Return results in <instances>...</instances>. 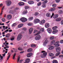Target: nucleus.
I'll use <instances>...</instances> for the list:
<instances>
[{"label": "nucleus", "mask_w": 63, "mask_h": 63, "mask_svg": "<svg viewBox=\"0 0 63 63\" xmlns=\"http://www.w3.org/2000/svg\"><path fill=\"white\" fill-rule=\"evenodd\" d=\"M12 15H8L7 16V19L8 20H10L12 18Z\"/></svg>", "instance_id": "nucleus-7"}, {"label": "nucleus", "mask_w": 63, "mask_h": 63, "mask_svg": "<svg viewBox=\"0 0 63 63\" xmlns=\"http://www.w3.org/2000/svg\"><path fill=\"white\" fill-rule=\"evenodd\" d=\"M54 45H55V47H59V46H60V45H59V44H54Z\"/></svg>", "instance_id": "nucleus-37"}, {"label": "nucleus", "mask_w": 63, "mask_h": 63, "mask_svg": "<svg viewBox=\"0 0 63 63\" xmlns=\"http://www.w3.org/2000/svg\"><path fill=\"white\" fill-rule=\"evenodd\" d=\"M60 0H55V1L56 3H59L60 2Z\"/></svg>", "instance_id": "nucleus-51"}, {"label": "nucleus", "mask_w": 63, "mask_h": 63, "mask_svg": "<svg viewBox=\"0 0 63 63\" xmlns=\"http://www.w3.org/2000/svg\"><path fill=\"white\" fill-rule=\"evenodd\" d=\"M20 20L22 22H24L27 21V19L26 18L24 17H22L20 19Z\"/></svg>", "instance_id": "nucleus-1"}, {"label": "nucleus", "mask_w": 63, "mask_h": 63, "mask_svg": "<svg viewBox=\"0 0 63 63\" xmlns=\"http://www.w3.org/2000/svg\"><path fill=\"white\" fill-rule=\"evenodd\" d=\"M47 2H48V1H47V0H46L44 1L42 3L45 4V3H47Z\"/></svg>", "instance_id": "nucleus-44"}, {"label": "nucleus", "mask_w": 63, "mask_h": 63, "mask_svg": "<svg viewBox=\"0 0 63 63\" xmlns=\"http://www.w3.org/2000/svg\"><path fill=\"white\" fill-rule=\"evenodd\" d=\"M25 10H27V9H29L30 8V7L28 6H25Z\"/></svg>", "instance_id": "nucleus-24"}, {"label": "nucleus", "mask_w": 63, "mask_h": 63, "mask_svg": "<svg viewBox=\"0 0 63 63\" xmlns=\"http://www.w3.org/2000/svg\"><path fill=\"white\" fill-rule=\"evenodd\" d=\"M23 29L24 30H26V29L25 28H23Z\"/></svg>", "instance_id": "nucleus-64"}, {"label": "nucleus", "mask_w": 63, "mask_h": 63, "mask_svg": "<svg viewBox=\"0 0 63 63\" xmlns=\"http://www.w3.org/2000/svg\"><path fill=\"white\" fill-rule=\"evenodd\" d=\"M56 52H59L61 51V48L60 47H58L56 48Z\"/></svg>", "instance_id": "nucleus-8"}, {"label": "nucleus", "mask_w": 63, "mask_h": 63, "mask_svg": "<svg viewBox=\"0 0 63 63\" xmlns=\"http://www.w3.org/2000/svg\"><path fill=\"white\" fill-rule=\"evenodd\" d=\"M14 51L15 52H17V49H16L14 50Z\"/></svg>", "instance_id": "nucleus-62"}, {"label": "nucleus", "mask_w": 63, "mask_h": 63, "mask_svg": "<svg viewBox=\"0 0 63 63\" xmlns=\"http://www.w3.org/2000/svg\"><path fill=\"white\" fill-rule=\"evenodd\" d=\"M37 31H38L37 30H35L33 32V33H36V32H37Z\"/></svg>", "instance_id": "nucleus-60"}, {"label": "nucleus", "mask_w": 63, "mask_h": 63, "mask_svg": "<svg viewBox=\"0 0 63 63\" xmlns=\"http://www.w3.org/2000/svg\"><path fill=\"white\" fill-rule=\"evenodd\" d=\"M44 56H47V52H45L43 54Z\"/></svg>", "instance_id": "nucleus-48"}, {"label": "nucleus", "mask_w": 63, "mask_h": 63, "mask_svg": "<svg viewBox=\"0 0 63 63\" xmlns=\"http://www.w3.org/2000/svg\"><path fill=\"white\" fill-rule=\"evenodd\" d=\"M60 52H58V53H57L56 55V56H58L59 55H60Z\"/></svg>", "instance_id": "nucleus-49"}, {"label": "nucleus", "mask_w": 63, "mask_h": 63, "mask_svg": "<svg viewBox=\"0 0 63 63\" xmlns=\"http://www.w3.org/2000/svg\"><path fill=\"white\" fill-rule=\"evenodd\" d=\"M55 8H52L51 9H50L49 11H54V10H55Z\"/></svg>", "instance_id": "nucleus-27"}, {"label": "nucleus", "mask_w": 63, "mask_h": 63, "mask_svg": "<svg viewBox=\"0 0 63 63\" xmlns=\"http://www.w3.org/2000/svg\"><path fill=\"white\" fill-rule=\"evenodd\" d=\"M55 41L54 40H53L51 41V44H55Z\"/></svg>", "instance_id": "nucleus-38"}, {"label": "nucleus", "mask_w": 63, "mask_h": 63, "mask_svg": "<svg viewBox=\"0 0 63 63\" xmlns=\"http://www.w3.org/2000/svg\"><path fill=\"white\" fill-rule=\"evenodd\" d=\"M40 30L42 32H43L44 31V29L43 28H41V29Z\"/></svg>", "instance_id": "nucleus-53"}, {"label": "nucleus", "mask_w": 63, "mask_h": 63, "mask_svg": "<svg viewBox=\"0 0 63 63\" xmlns=\"http://www.w3.org/2000/svg\"><path fill=\"white\" fill-rule=\"evenodd\" d=\"M22 37V35L21 34H19L17 37V40L18 41H19L21 40Z\"/></svg>", "instance_id": "nucleus-2"}, {"label": "nucleus", "mask_w": 63, "mask_h": 63, "mask_svg": "<svg viewBox=\"0 0 63 63\" xmlns=\"http://www.w3.org/2000/svg\"><path fill=\"white\" fill-rule=\"evenodd\" d=\"M20 60V56H19L18 57L17 62H18Z\"/></svg>", "instance_id": "nucleus-50"}, {"label": "nucleus", "mask_w": 63, "mask_h": 63, "mask_svg": "<svg viewBox=\"0 0 63 63\" xmlns=\"http://www.w3.org/2000/svg\"><path fill=\"white\" fill-rule=\"evenodd\" d=\"M32 51V49L31 48H30L27 50L28 52H31Z\"/></svg>", "instance_id": "nucleus-35"}, {"label": "nucleus", "mask_w": 63, "mask_h": 63, "mask_svg": "<svg viewBox=\"0 0 63 63\" xmlns=\"http://www.w3.org/2000/svg\"><path fill=\"white\" fill-rule=\"evenodd\" d=\"M33 17H31L29 18L28 19L29 21H31L32 20H33Z\"/></svg>", "instance_id": "nucleus-25"}, {"label": "nucleus", "mask_w": 63, "mask_h": 63, "mask_svg": "<svg viewBox=\"0 0 63 63\" xmlns=\"http://www.w3.org/2000/svg\"><path fill=\"white\" fill-rule=\"evenodd\" d=\"M31 47H36V45L34 44H32L31 46Z\"/></svg>", "instance_id": "nucleus-43"}, {"label": "nucleus", "mask_w": 63, "mask_h": 63, "mask_svg": "<svg viewBox=\"0 0 63 63\" xmlns=\"http://www.w3.org/2000/svg\"><path fill=\"white\" fill-rule=\"evenodd\" d=\"M58 32V30H54L52 32L53 34H55Z\"/></svg>", "instance_id": "nucleus-15"}, {"label": "nucleus", "mask_w": 63, "mask_h": 63, "mask_svg": "<svg viewBox=\"0 0 63 63\" xmlns=\"http://www.w3.org/2000/svg\"><path fill=\"white\" fill-rule=\"evenodd\" d=\"M33 30V29L32 28H31L29 29V34H31L32 33Z\"/></svg>", "instance_id": "nucleus-11"}, {"label": "nucleus", "mask_w": 63, "mask_h": 63, "mask_svg": "<svg viewBox=\"0 0 63 63\" xmlns=\"http://www.w3.org/2000/svg\"><path fill=\"white\" fill-rule=\"evenodd\" d=\"M6 3L7 6H9L12 4V2L10 0H7L6 1Z\"/></svg>", "instance_id": "nucleus-4"}, {"label": "nucleus", "mask_w": 63, "mask_h": 63, "mask_svg": "<svg viewBox=\"0 0 63 63\" xmlns=\"http://www.w3.org/2000/svg\"><path fill=\"white\" fill-rule=\"evenodd\" d=\"M41 4H42V3L41 2H40L37 3V6H39L41 5Z\"/></svg>", "instance_id": "nucleus-47"}, {"label": "nucleus", "mask_w": 63, "mask_h": 63, "mask_svg": "<svg viewBox=\"0 0 63 63\" xmlns=\"http://www.w3.org/2000/svg\"><path fill=\"white\" fill-rule=\"evenodd\" d=\"M8 31H9V30L7 29L4 31V32H5V33H7V32H8Z\"/></svg>", "instance_id": "nucleus-57"}, {"label": "nucleus", "mask_w": 63, "mask_h": 63, "mask_svg": "<svg viewBox=\"0 0 63 63\" xmlns=\"http://www.w3.org/2000/svg\"><path fill=\"white\" fill-rule=\"evenodd\" d=\"M58 17V15L57 14L55 15L53 17L54 18H56L57 17Z\"/></svg>", "instance_id": "nucleus-33"}, {"label": "nucleus", "mask_w": 63, "mask_h": 63, "mask_svg": "<svg viewBox=\"0 0 63 63\" xmlns=\"http://www.w3.org/2000/svg\"><path fill=\"white\" fill-rule=\"evenodd\" d=\"M15 39V37H12V38L11 39V41Z\"/></svg>", "instance_id": "nucleus-54"}, {"label": "nucleus", "mask_w": 63, "mask_h": 63, "mask_svg": "<svg viewBox=\"0 0 63 63\" xmlns=\"http://www.w3.org/2000/svg\"><path fill=\"white\" fill-rule=\"evenodd\" d=\"M61 23V25H63V20H62Z\"/></svg>", "instance_id": "nucleus-59"}, {"label": "nucleus", "mask_w": 63, "mask_h": 63, "mask_svg": "<svg viewBox=\"0 0 63 63\" xmlns=\"http://www.w3.org/2000/svg\"><path fill=\"white\" fill-rule=\"evenodd\" d=\"M3 57H5L6 55V53H4V54H2Z\"/></svg>", "instance_id": "nucleus-63"}, {"label": "nucleus", "mask_w": 63, "mask_h": 63, "mask_svg": "<svg viewBox=\"0 0 63 63\" xmlns=\"http://www.w3.org/2000/svg\"><path fill=\"white\" fill-rule=\"evenodd\" d=\"M1 20L3 22H5V21H6L5 19L4 18H2Z\"/></svg>", "instance_id": "nucleus-52"}, {"label": "nucleus", "mask_w": 63, "mask_h": 63, "mask_svg": "<svg viewBox=\"0 0 63 63\" xmlns=\"http://www.w3.org/2000/svg\"><path fill=\"white\" fill-rule=\"evenodd\" d=\"M39 14V13L37 12H36L34 14V16H37Z\"/></svg>", "instance_id": "nucleus-40"}, {"label": "nucleus", "mask_w": 63, "mask_h": 63, "mask_svg": "<svg viewBox=\"0 0 63 63\" xmlns=\"http://www.w3.org/2000/svg\"><path fill=\"white\" fill-rule=\"evenodd\" d=\"M40 33H41V31H39L37 33L34 34V36H36V35H38V34H40Z\"/></svg>", "instance_id": "nucleus-45"}, {"label": "nucleus", "mask_w": 63, "mask_h": 63, "mask_svg": "<svg viewBox=\"0 0 63 63\" xmlns=\"http://www.w3.org/2000/svg\"><path fill=\"white\" fill-rule=\"evenodd\" d=\"M41 38V36L40 35H39L36 36L35 38V40H39Z\"/></svg>", "instance_id": "nucleus-5"}, {"label": "nucleus", "mask_w": 63, "mask_h": 63, "mask_svg": "<svg viewBox=\"0 0 63 63\" xmlns=\"http://www.w3.org/2000/svg\"><path fill=\"white\" fill-rule=\"evenodd\" d=\"M5 46L6 47V48H9V46H8L6 45H5Z\"/></svg>", "instance_id": "nucleus-61"}, {"label": "nucleus", "mask_w": 63, "mask_h": 63, "mask_svg": "<svg viewBox=\"0 0 63 63\" xmlns=\"http://www.w3.org/2000/svg\"><path fill=\"white\" fill-rule=\"evenodd\" d=\"M18 49L19 50H23V49L20 48V47H19L18 48Z\"/></svg>", "instance_id": "nucleus-55"}, {"label": "nucleus", "mask_w": 63, "mask_h": 63, "mask_svg": "<svg viewBox=\"0 0 63 63\" xmlns=\"http://www.w3.org/2000/svg\"><path fill=\"white\" fill-rule=\"evenodd\" d=\"M30 59L29 58H28L26 59L25 60V61H26V62H27L28 63L30 62Z\"/></svg>", "instance_id": "nucleus-34"}, {"label": "nucleus", "mask_w": 63, "mask_h": 63, "mask_svg": "<svg viewBox=\"0 0 63 63\" xmlns=\"http://www.w3.org/2000/svg\"><path fill=\"white\" fill-rule=\"evenodd\" d=\"M40 21V20L38 18H35L34 20V22L35 24L39 23Z\"/></svg>", "instance_id": "nucleus-6"}, {"label": "nucleus", "mask_w": 63, "mask_h": 63, "mask_svg": "<svg viewBox=\"0 0 63 63\" xmlns=\"http://www.w3.org/2000/svg\"><path fill=\"white\" fill-rule=\"evenodd\" d=\"M10 56H11V55L9 54V55H8V56L7 57V60H9V59L10 58Z\"/></svg>", "instance_id": "nucleus-56"}, {"label": "nucleus", "mask_w": 63, "mask_h": 63, "mask_svg": "<svg viewBox=\"0 0 63 63\" xmlns=\"http://www.w3.org/2000/svg\"><path fill=\"white\" fill-rule=\"evenodd\" d=\"M53 63H58L57 61L54 60L53 61Z\"/></svg>", "instance_id": "nucleus-36"}, {"label": "nucleus", "mask_w": 63, "mask_h": 63, "mask_svg": "<svg viewBox=\"0 0 63 63\" xmlns=\"http://www.w3.org/2000/svg\"><path fill=\"white\" fill-rule=\"evenodd\" d=\"M46 16L47 17H50V14L49 13H48L46 14Z\"/></svg>", "instance_id": "nucleus-20"}, {"label": "nucleus", "mask_w": 63, "mask_h": 63, "mask_svg": "<svg viewBox=\"0 0 63 63\" xmlns=\"http://www.w3.org/2000/svg\"><path fill=\"white\" fill-rule=\"evenodd\" d=\"M16 25V23H14L12 25V27H14V26H15Z\"/></svg>", "instance_id": "nucleus-42"}, {"label": "nucleus", "mask_w": 63, "mask_h": 63, "mask_svg": "<svg viewBox=\"0 0 63 63\" xmlns=\"http://www.w3.org/2000/svg\"><path fill=\"white\" fill-rule=\"evenodd\" d=\"M54 46H51L49 47L48 48V49H49V50H52V49H54Z\"/></svg>", "instance_id": "nucleus-19"}, {"label": "nucleus", "mask_w": 63, "mask_h": 63, "mask_svg": "<svg viewBox=\"0 0 63 63\" xmlns=\"http://www.w3.org/2000/svg\"><path fill=\"white\" fill-rule=\"evenodd\" d=\"M28 3L29 4H33L34 3V2L32 1H29Z\"/></svg>", "instance_id": "nucleus-17"}, {"label": "nucleus", "mask_w": 63, "mask_h": 63, "mask_svg": "<svg viewBox=\"0 0 63 63\" xmlns=\"http://www.w3.org/2000/svg\"><path fill=\"white\" fill-rule=\"evenodd\" d=\"M1 56V55L0 54V58H0V62H2V61L3 58V56Z\"/></svg>", "instance_id": "nucleus-22"}, {"label": "nucleus", "mask_w": 63, "mask_h": 63, "mask_svg": "<svg viewBox=\"0 0 63 63\" xmlns=\"http://www.w3.org/2000/svg\"><path fill=\"white\" fill-rule=\"evenodd\" d=\"M4 6L2 8V10L1 11V13H0V16H2V13L3 12V10H4Z\"/></svg>", "instance_id": "nucleus-29"}, {"label": "nucleus", "mask_w": 63, "mask_h": 63, "mask_svg": "<svg viewBox=\"0 0 63 63\" xmlns=\"http://www.w3.org/2000/svg\"><path fill=\"white\" fill-rule=\"evenodd\" d=\"M42 4L43 5L42 6V7L43 8H45L46 7V5L45 4V3H43V2H42Z\"/></svg>", "instance_id": "nucleus-26"}, {"label": "nucleus", "mask_w": 63, "mask_h": 63, "mask_svg": "<svg viewBox=\"0 0 63 63\" xmlns=\"http://www.w3.org/2000/svg\"><path fill=\"white\" fill-rule=\"evenodd\" d=\"M45 27L46 28H48L49 27V24L48 23H46L45 25Z\"/></svg>", "instance_id": "nucleus-12"}, {"label": "nucleus", "mask_w": 63, "mask_h": 63, "mask_svg": "<svg viewBox=\"0 0 63 63\" xmlns=\"http://www.w3.org/2000/svg\"><path fill=\"white\" fill-rule=\"evenodd\" d=\"M47 30L48 33H51L52 32V31L51 30V29H50V28L47 29Z\"/></svg>", "instance_id": "nucleus-13"}, {"label": "nucleus", "mask_w": 63, "mask_h": 63, "mask_svg": "<svg viewBox=\"0 0 63 63\" xmlns=\"http://www.w3.org/2000/svg\"><path fill=\"white\" fill-rule=\"evenodd\" d=\"M45 20H42L41 21V22H40V24H43L45 23Z\"/></svg>", "instance_id": "nucleus-18"}, {"label": "nucleus", "mask_w": 63, "mask_h": 63, "mask_svg": "<svg viewBox=\"0 0 63 63\" xmlns=\"http://www.w3.org/2000/svg\"><path fill=\"white\" fill-rule=\"evenodd\" d=\"M28 12H27V10H25L22 13V14L23 15H26L27 14Z\"/></svg>", "instance_id": "nucleus-14"}, {"label": "nucleus", "mask_w": 63, "mask_h": 63, "mask_svg": "<svg viewBox=\"0 0 63 63\" xmlns=\"http://www.w3.org/2000/svg\"><path fill=\"white\" fill-rule=\"evenodd\" d=\"M6 38H9L10 36V34L9 33H8L6 34Z\"/></svg>", "instance_id": "nucleus-31"}, {"label": "nucleus", "mask_w": 63, "mask_h": 63, "mask_svg": "<svg viewBox=\"0 0 63 63\" xmlns=\"http://www.w3.org/2000/svg\"><path fill=\"white\" fill-rule=\"evenodd\" d=\"M57 26H55L53 27L52 28V29H53V30H56V29H57Z\"/></svg>", "instance_id": "nucleus-39"}, {"label": "nucleus", "mask_w": 63, "mask_h": 63, "mask_svg": "<svg viewBox=\"0 0 63 63\" xmlns=\"http://www.w3.org/2000/svg\"><path fill=\"white\" fill-rule=\"evenodd\" d=\"M19 6H23L24 5V3L23 2H21L19 3Z\"/></svg>", "instance_id": "nucleus-16"}, {"label": "nucleus", "mask_w": 63, "mask_h": 63, "mask_svg": "<svg viewBox=\"0 0 63 63\" xmlns=\"http://www.w3.org/2000/svg\"><path fill=\"white\" fill-rule=\"evenodd\" d=\"M54 38V36H52L50 38V39L51 40H53V39Z\"/></svg>", "instance_id": "nucleus-46"}, {"label": "nucleus", "mask_w": 63, "mask_h": 63, "mask_svg": "<svg viewBox=\"0 0 63 63\" xmlns=\"http://www.w3.org/2000/svg\"><path fill=\"white\" fill-rule=\"evenodd\" d=\"M9 12L10 14H11L13 15H16V11L15 10H10Z\"/></svg>", "instance_id": "nucleus-3"}, {"label": "nucleus", "mask_w": 63, "mask_h": 63, "mask_svg": "<svg viewBox=\"0 0 63 63\" xmlns=\"http://www.w3.org/2000/svg\"><path fill=\"white\" fill-rule=\"evenodd\" d=\"M23 26V24H21L18 25V28H21Z\"/></svg>", "instance_id": "nucleus-30"}, {"label": "nucleus", "mask_w": 63, "mask_h": 63, "mask_svg": "<svg viewBox=\"0 0 63 63\" xmlns=\"http://www.w3.org/2000/svg\"><path fill=\"white\" fill-rule=\"evenodd\" d=\"M49 56L52 57L54 56V54L52 53H50L49 54Z\"/></svg>", "instance_id": "nucleus-21"}, {"label": "nucleus", "mask_w": 63, "mask_h": 63, "mask_svg": "<svg viewBox=\"0 0 63 63\" xmlns=\"http://www.w3.org/2000/svg\"><path fill=\"white\" fill-rule=\"evenodd\" d=\"M16 53H14L13 56V59H15V57H16Z\"/></svg>", "instance_id": "nucleus-41"}, {"label": "nucleus", "mask_w": 63, "mask_h": 63, "mask_svg": "<svg viewBox=\"0 0 63 63\" xmlns=\"http://www.w3.org/2000/svg\"><path fill=\"white\" fill-rule=\"evenodd\" d=\"M60 43L61 44H63V40H61L60 41Z\"/></svg>", "instance_id": "nucleus-58"}, {"label": "nucleus", "mask_w": 63, "mask_h": 63, "mask_svg": "<svg viewBox=\"0 0 63 63\" xmlns=\"http://www.w3.org/2000/svg\"><path fill=\"white\" fill-rule=\"evenodd\" d=\"M58 12L60 14H63V11L62 10H59V11Z\"/></svg>", "instance_id": "nucleus-32"}, {"label": "nucleus", "mask_w": 63, "mask_h": 63, "mask_svg": "<svg viewBox=\"0 0 63 63\" xmlns=\"http://www.w3.org/2000/svg\"><path fill=\"white\" fill-rule=\"evenodd\" d=\"M62 19L61 18H58L56 19V21H60Z\"/></svg>", "instance_id": "nucleus-23"}, {"label": "nucleus", "mask_w": 63, "mask_h": 63, "mask_svg": "<svg viewBox=\"0 0 63 63\" xmlns=\"http://www.w3.org/2000/svg\"><path fill=\"white\" fill-rule=\"evenodd\" d=\"M48 43V41L47 40H46L45 41V42H44L43 45L44 46H46L47 44Z\"/></svg>", "instance_id": "nucleus-10"}, {"label": "nucleus", "mask_w": 63, "mask_h": 63, "mask_svg": "<svg viewBox=\"0 0 63 63\" xmlns=\"http://www.w3.org/2000/svg\"><path fill=\"white\" fill-rule=\"evenodd\" d=\"M33 55V53H28L27 55V56L28 57H31V56Z\"/></svg>", "instance_id": "nucleus-9"}, {"label": "nucleus", "mask_w": 63, "mask_h": 63, "mask_svg": "<svg viewBox=\"0 0 63 63\" xmlns=\"http://www.w3.org/2000/svg\"><path fill=\"white\" fill-rule=\"evenodd\" d=\"M52 6L53 8H55L57 6V5L56 4L54 3L52 4Z\"/></svg>", "instance_id": "nucleus-28"}]
</instances>
